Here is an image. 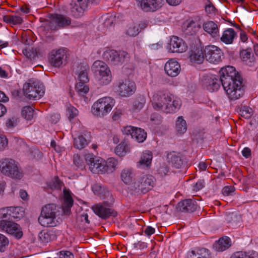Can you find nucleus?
<instances>
[{"mask_svg":"<svg viewBox=\"0 0 258 258\" xmlns=\"http://www.w3.org/2000/svg\"><path fill=\"white\" fill-rule=\"evenodd\" d=\"M220 81L230 100H236L243 95L242 79L235 69L230 66L221 69Z\"/></svg>","mask_w":258,"mask_h":258,"instance_id":"obj_1","label":"nucleus"},{"mask_svg":"<svg viewBox=\"0 0 258 258\" xmlns=\"http://www.w3.org/2000/svg\"><path fill=\"white\" fill-rule=\"evenodd\" d=\"M0 171L4 175L14 179H20L23 176L18 162L11 158L0 160Z\"/></svg>","mask_w":258,"mask_h":258,"instance_id":"obj_2","label":"nucleus"},{"mask_svg":"<svg viewBox=\"0 0 258 258\" xmlns=\"http://www.w3.org/2000/svg\"><path fill=\"white\" fill-rule=\"evenodd\" d=\"M92 71L101 85L108 84L111 81V72L107 65L100 60L95 61L92 66Z\"/></svg>","mask_w":258,"mask_h":258,"instance_id":"obj_3","label":"nucleus"},{"mask_svg":"<svg viewBox=\"0 0 258 258\" xmlns=\"http://www.w3.org/2000/svg\"><path fill=\"white\" fill-rule=\"evenodd\" d=\"M114 104L115 101L112 98L104 97L93 104L91 111L94 115L102 117L110 112Z\"/></svg>","mask_w":258,"mask_h":258,"instance_id":"obj_4","label":"nucleus"},{"mask_svg":"<svg viewBox=\"0 0 258 258\" xmlns=\"http://www.w3.org/2000/svg\"><path fill=\"white\" fill-rule=\"evenodd\" d=\"M23 90L24 95L30 100L39 99L44 94L43 85L37 82L25 84Z\"/></svg>","mask_w":258,"mask_h":258,"instance_id":"obj_5","label":"nucleus"},{"mask_svg":"<svg viewBox=\"0 0 258 258\" xmlns=\"http://www.w3.org/2000/svg\"><path fill=\"white\" fill-rule=\"evenodd\" d=\"M155 183V178L150 175H144L138 178L133 183L132 189L137 192L145 194L152 189Z\"/></svg>","mask_w":258,"mask_h":258,"instance_id":"obj_6","label":"nucleus"},{"mask_svg":"<svg viewBox=\"0 0 258 258\" xmlns=\"http://www.w3.org/2000/svg\"><path fill=\"white\" fill-rule=\"evenodd\" d=\"M103 57L109 63L114 65H121L125 61L128 60L130 55L125 51H117L114 50H107L104 52Z\"/></svg>","mask_w":258,"mask_h":258,"instance_id":"obj_7","label":"nucleus"},{"mask_svg":"<svg viewBox=\"0 0 258 258\" xmlns=\"http://www.w3.org/2000/svg\"><path fill=\"white\" fill-rule=\"evenodd\" d=\"M116 92L122 97H128L133 95L136 90L135 83L130 79H121L116 83Z\"/></svg>","mask_w":258,"mask_h":258,"instance_id":"obj_8","label":"nucleus"},{"mask_svg":"<svg viewBox=\"0 0 258 258\" xmlns=\"http://www.w3.org/2000/svg\"><path fill=\"white\" fill-rule=\"evenodd\" d=\"M49 18L50 20L46 22L45 27L51 31H56L64 28L71 23L70 18L66 17L62 15H51Z\"/></svg>","mask_w":258,"mask_h":258,"instance_id":"obj_9","label":"nucleus"},{"mask_svg":"<svg viewBox=\"0 0 258 258\" xmlns=\"http://www.w3.org/2000/svg\"><path fill=\"white\" fill-rule=\"evenodd\" d=\"M112 205V203L105 201L93 206L91 209L98 216L106 219L110 216L115 217L117 215L116 212L111 208Z\"/></svg>","mask_w":258,"mask_h":258,"instance_id":"obj_10","label":"nucleus"},{"mask_svg":"<svg viewBox=\"0 0 258 258\" xmlns=\"http://www.w3.org/2000/svg\"><path fill=\"white\" fill-rule=\"evenodd\" d=\"M0 228L7 233L13 235L17 239L21 238L23 236V232L21 230L20 226L11 221L1 220Z\"/></svg>","mask_w":258,"mask_h":258,"instance_id":"obj_11","label":"nucleus"},{"mask_svg":"<svg viewBox=\"0 0 258 258\" xmlns=\"http://www.w3.org/2000/svg\"><path fill=\"white\" fill-rule=\"evenodd\" d=\"M67 58V50L60 48L56 50H53L51 52L49 61L52 66L60 67L61 65L66 64Z\"/></svg>","mask_w":258,"mask_h":258,"instance_id":"obj_12","label":"nucleus"},{"mask_svg":"<svg viewBox=\"0 0 258 258\" xmlns=\"http://www.w3.org/2000/svg\"><path fill=\"white\" fill-rule=\"evenodd\" d=\"M205 58L211 63H217L222 60V52L221 49L215 45H209L204 49Z\"/></svg>","mask_w":258,"mask_h":258,"instance_id":"obj_13","label":"nucleus"},{"mask_svg":"<svg viewBox=\"0 0 258 258\" xmlns=\"http://www.w3.org/2000/svg\"><path fill=\"white\" fill-rule=\"evenodd\" d=\"M123 134L130 136L131 138L135 139L139 143H143L147 138V133L141 128L127 126L122 130Z\"/></svg>","mask_w":258,"mask_h":258,"instance_id":"obj_14","label":"nucleus"},{"mask_svg":"<svg viewBox=\"0 0 258 258\" xmlns=\"http://www.w3.org/2000/svg\"><path fill=\"white\" fill-rule=\"evenodd\" d=\"M154 97L155 101L153 103V106L156 110L164 109L169 101L171 102L173 98L171 94L163 91H159Z\"/></svg>","mask_w":258,"mask_h":258,"instance_id":"obj_15","label":"nucleus"},{"mask_svg":"<svg viewBox=\"0 0 258 258\" xmlns=\"http://www.w3.org/2000/svg\"><path fill=\"white\" fill-rule=\"evenodd\" d=\"M86 162L90 171L94 173H102L103 160L94 158L92 154H87L85 156Z\"/></svg>","mask_w":258,"mask_h":258,"instance_id":"obj_16","label":"nucleus"},{"mask_svg":"<svg viewBox=\"0 0 258 258\" xmlns=\"http://www.w3.org/2000/svg\"><path fill=\"white\" fill-rule=\"evenodd\" d=\"M187 46L181 38L173 36L170 39L168 48L171 52L181 53L187 50Z\"/></svg>","mask_w":258,"mask_h":258,"instance_id":"obj_17","label":"nucleus"},{"mask_svg":"<svg viewBox=\"0 0 258 258\" xmlns=\"http://www.w3.org/2000/svg\"><path fill=\"white\" fill-rule=\"evenodd\" d=\"M140 4L141 9L145 12H154L162 6L159 0H137Z\"/></svg>","mask_w":258,"mask_h":258,"instance_id":"obj_18","label":"nucleus"},{"mask_svg":"<svg viewBox=\"0 0 258 258\" xmlns=\"http://www.w3.org/2000/svg\"><path fill=\"white\" fill-rule=\"evenodd\" d=\"M198 207L197 202L195 200L186 199L179 202L176 209L182 212L192 213L196 211Z\"/></svg>","mask_w":258,"mask_h":258,"instance_id":"obj_19","label":"nucleus"},{"mask_svg":"<svg viewBox=\"0 0 258 258\" xmlns=\"http://www.w3.org/2000/svg\"><path fill=\"white\" fill-rule=\"evenodd\" d=\"M201 83L203 88L211 92L217 90L220 87L217 79L214 77L205 76Z\"/></svg>","mask_w":258,"mask_h":258,"instance_id":"obj_20","label":"nucleus"},{"mask_svg":"<svg viewBox=\"0 0 258 258\" xmlns=\"http://www.w3.org/2000/svg\"><path fill=\"white\" fill-rule=\"evenodd\" d=\"M164 70L168 76L174 77L179 74L180 66L177 61L171 59L165 63Z\"/></svg>","mask_w":258,"mask_h":258,"instance_id":"obj_21","label":"nucleus"},{"mask_svg":"<svg viewBox=\"0 0 258 258\" xmlns=\"http://www.w3.org/2000/svg\"><path fill=\"white\" fill-rule=\"evenodd\" d=\"M38 221L44 227H54L59 225V222L57 218H53L46 215L40 214Z\"/></svg>","mask_w":258,"mask_h":258,"instance_id":"obj_22","label":"nucleus"},{"mask_svg":"<svg viewBox=\"0 0 258 258\" xmlns=\"http://www.w3.org/2000/svg\"><path fill=\"white\" fill-rule=\"evenodd\" d=\"M167 160L169 164H171L176 168H180L184 165V162L181 156L178 153L172 152L167 155Z\"/></svg>","mask_w":258,"mask_h":258,"instance_id":"obj_23","label":"nucleus"},{"mask_svg":"<svg viewBox=\"0 0 258 258\" xmlns=\"http://www.w3.org/2000/svg\"><path fill=\"white\" fill-rule=\"evenodd\" d=\"M189 58L191 62L202 63L205 58L204 50L199 47H196L195 49L191 50Z\"/></svg>","mask_w":258,"mask_h":258,"instance_id":"obj_24","label":"nucleus"},{"mask_svg":"<svg viewBox=\"0 0 258 258\" xmlns=\"http://www.w3.org/2000/svg\"><path fill=\"white\" fill-rule=\"evenodd\" d=\"M90 133H87L84 135L79 136L78 138H74V147L78 149L84 148L90 142Z\"/></svg>","mask_w":258,"mask_h":258,"instance_id":"obj_25","label":"nucleus"},{"mask_svg":"<svg viewBox=\"0 0 258 258\" xmlns=\"http://www.w3.org/2000/svg\"><path fill=\"white\" fill-rule=\"evenodd\" d=\"M89 70V67L87 64H80L78 66L76 70V73L78 75V82L87 83L89 81L88 77V72Z\"/></svg>","mask_w":258,"mask_h":258,"instance_id":"obj_26","label":"nucleus"},{"mask_svg":"<svg viewBox=\"0 0 258 258\" xmlns=\"http://www.w3.org/2000/svg\"><path fill=\"white\" fill-rule=\"evenodd\" d=\"M230 246V239L228 237L224 236L215 242L213 248L217 251H223L228 249Z\"/></svg>","mask_w":258,"mask_h":258,"instance_id":"obj_27","label":"nucleus"},{"mask_svg":"<svg viewBox=\"0 0 258 258\" xmlns=\"http://www.w3.org/2000/svg\"><path fill=\"white\" fill-rule=\"evenodd\" d=\"M93 192L99 196L104 197H109L111 199L110 201L113 202V198L112 195L109 192L105 186H102L101 184L95 183L92 186Z\"/></svg>","mask_w":258,"mask_h":258,"instance_id":"obj_28","label":"nucleus"},{"mask_svg":"<svg viewBox=\"0 0 258 258\" xmlns=\"http://www.w3.org/2000/svg\"><path fill=\"white\" fill-rule=\"evenodd\" d=\"M204 30L210 34L212 37L218 38L219 37L217 25L213 21H208L203 24Z\"/></svg>","mask_w":258,"mask_h":258,"instance_id":"obj_29","label":"nucleus"},{"mask_svg":"<svg viewBox=\"0 0 258 258\" xmlns=\"http://www.w3.org/2000/svg\"><path fill=\"white\" fill-rule=\"evenodd\" d=\"M59 208L55 204H47L42 208L40 214L44 213V215L47 216L57 218V213L59 212Z\"/></svg>","mask_w":258,"mask_h":258,"instance_id":"obj_30","label":"nucleus"},{"mask_svg":"<svg viewBox=\"0 0 258 258\" xmlns=\"http://www.w3.org/2000/svg\"><path fill=\"white\" fill-rule=\"evenodd\" d=\"M236 35V33L233 29L228 28L224 31L220 37V40L226 44H231L233 43Z\"/></svg>","mask_w":258,"mask_h":258,"instance_id":"obj_31","label":"nucleus"},{"mask_svg":"<svg viewBox=\"0 0 258 258\" xmlns=\"http://www.w3.org/2000/svg\"><path fill=\"white\" fill-rule=\"evenodd\" d=\"M117 161L114 158H109L106 162L103 161L102 173L113 172L117 165Z\"/></svg>","mask_w":258,"mask_h":258,"instance_id":"obj_32","label":"nucleus"},{"mask_svg":"<svg viewBox=\"0 0 258 258\" xmlns=\"http://www.w3.org/2000/svg\"><path fill=\"white\" fill-rule=\"evenodd\" d=\"M181 105L180 101L179 100H172L171 102H168L162 110L166 113H173L178 110Z\"/></svg>","mask_w":258,"mask_h":258,"instance_id":"obj_33","label":"nucleus"},{"mask_svg":"<svg viewBox=\"0 0 258 258\" xmlns=\"http://www.w3.org/2000/svg\"><path fill=\"white\" fill-rule=\"evenodd\" d=\"M64 200L62 205V210L63 212L68 214L70 213L71 208L73 205V200L70 195L66 191L64 190Z\"/></svg>","mask_w":258,"mask_h":258,"instance_id":"obj_34","label":"nucleus"},{"mask_svg":"<svg viewBox=\"0 0 258 258\" xmlns=\"http://www.w3.org/2000/svg\"><path fill=\"white\" fill-rule=\"evenodd\" d=\"M188 258H210V254L208 249L202 248L197 251L192 250Z\"/></svg>","mask_w":258,"mask_h":258,"instance_id":"obj_35","label":"nucleus"},{"mask_svg":"<svg viewBox=\"0 0 258 258\" xmlns=\"http://www.w3.org/2000/svg\"><path fill=\"white\" fill-rule=\"evenodd\" d=\"M129 151L130 149L127 142L124 141L121 142L120 144L117 145L115 148V154L120 157L124 156L126 153Z\"/></svg>","mask_w":258,"mask_h":258,"instance_id":"obj_36","label":"nucleus"},{"mask_svg":"<svg viewBox=\"0 0 258 258\" xmlns=\"http://www.w3.org/2000/svg\"><path fill=\"white\" fill-rule=\"evenodd\" d=\"M152 159V153L150 151H146L143 153L139 163L140 166L148 167L150 165Z\"/></svg>","mask_w":258,"mask_h":258,"instance_id":"obj_37","label":"nucleus"},{"mask_svg":"<svg viewBox=\"0 0 258 258\" xmlns=\"http://www.w3.org/2000/svg\"><path fill=\"white\" fill-rule=\"evenodd\" d=\"M175 128L177 133L180 135L184 134L186 131V122L182 116H179L177 118L176 121Z\"/></svg>","mask_w":258,"mask_h":258,"instance_id":"obj_38","label":"nucleus"},{"mask_svg":"<svg viewBox=\"0 0 258 258\" xmlns=\"http://www.w3.org/2000/svg\"><path fill=\"white\" fill-rule=\"evenodd\" d=\"M24 215L23 208L20 207H10L9 217L15 219H20Z\"/></svg>","mask_w":258,"mask_h":258,"instance_id":"obj_39","label":"nucleus"},{"mask_svg":"<svg viewBox=\"0 0 258 258\" xmlns=\"http://www.w3.org/2000/svg\"><path fill=\"white\" fill-rule=\"evenodd\" d=\"M75 90L79 95L84 97L89 92V88L86 83L78 82Z\"/></svg>","mask_w":258,"mask_h":258,"instance_id":"obj_40","label":"nucleus"},{"mask_svg":"<svg viewBox=\"0 0 258 258\" xmlns=\"http://www.w3.org/2000/svg\"><path fill=\"white\" fill-rule=\"evenodd\" d=\"M257 256V252L255 251L250 252L238 251L232 254L230 258H255Z\"/></svg>","mask_w":258,"mask_h":258,"instance_id":"obj_41","label":"nucleus"},{"mask_svg":"<svg viewBox=\"0 0 258 258\" xmlns=\"http://www.w3.org/2000/svg\"><path fill=\"white\" fill-rule=\"evenodd\" d=\"M34 110L32 106H26L22 109V115L27 120H31L33 118Z\"/></svg>","mask_w":258,"mask_h":258,"instance_id":"obj_42","label":"nucleus"},{"mask_svg":"<svg viewBox=\"0 0 258 258\" xmlns=\"http://www.w3.org/2000/svg\"><path fill=\"white\" fill-rule=\"evenodd\" d=\"M3 20L5 22L13 25L20 24L22 22L20 17L13 15H5L3 17Z\"/></svg>","mask_w":258,"mask_h":258,"instance_id":"obj_43","label":"nucleus"},{"mask_svg":"<svg viewBox=\"0 0 258 258\" xmlns=\"http://www.w3.org/2000/svg\"><path fill=\"white\" fill-rule=\"evenodd\" d=\"M146 102L145 98L144 96L140 95L137 97L133 103V108L135 110L141 109Z\"/></svg>","mask_w":258,"mask_h":258,"instance_id":"obj_44","label":"nucleus"},{"mask_svg":"<svg viewBox=\"0 0 258 258\" xmlns=\"http://www.w3.org/2000/svg\"><path fill=\"white\" fill-rule=\"evenodd\" d=\"M63 185V182L59 180L57 176H55L48 183V186L53 190L60 189Z\"/></svg>","mask_w":258,"mask_h":258,"instance_id":"obj_45","label":"nucleus"},{"mask_svg":"<svg viewBox=\"0 0 258 258\" xmlns=\"http://www.w3.org/2000/svg\"><path fill=\"white\" fill-rule=\"evenodd\" d=\"M121 177L124 183L128 184L132 180L133 173L130 170L124 169L121 172Z\"/></svg>","mask_w":258,"mask_h":258,"instance_id":"obj_46","label":"nucleus"},{"mask_svg":"<svg viewBox=\"0 0 258 258\" xmlns=\"http://www.w3.org/2000/svg\"><path fill=\"white\" fill-rule=\"evenodd\" d=\"M103 19V25L107 28L111 27L116 21L115 16L109 14L104 16Z\"/></svg>","mask_w":258,"mask_h":258,"instance_id":"obj_47","label":"nucleus"},{"mask_svg":"<svg viewBox=\"0 0 258 258\" xmlns=\"http://www.w3.org/2000/svg\"><path fill=\"white\" fill-rule=\"evenodd\" d=\"M86 7H83L82 5L79 4V6L76 5L74 7L72 8L71 10L72 16L75 18L81 17L83 14V10Z\"/></svg>","mask_w":258,"mask_h":258,"instance_id":"obj_48","label":"nucleus"},{"mask_svg":"<svg viewBox=\"0 0 258 258\" xmlns=\"http://www.w3.org/2000/svg\"><path fill=\"white\" fill-rule=\"evenodd\" d=\"M239 114L245 118H249L252 114V109L248 106H244L240 109Z\"/></svg>","mask_w":258,"mask_h":258,"instance_id":"obj_49","label":"nucleus"},{"mask_svg":"<svg viewBox=\"0 0 258 258\" xmlns=\"http://www.w3.org/2000/svg\"><path fill=\"white\" fill-rule=\"evenodd\" d=\"M9 244L8 238L4 235L0 233V251L4 252Z\"/></svg>","mask_w":258,"mask_h":258,"instance_id":"obj_50","label":"nucleus"},{"mask_svg":"<svg viewBox=\"0 0 258 258\" xmlns=\"http://www.w3.org/2000/svg\"><path fill=\"white\" fill-rule=\"evenodd\" d=\"M139 32L140 30L137 24L131 25L126 31V34L132 37L136 36Z\"/></svg>","mask_w":258,"mask_h":258,"instance_id":"obj_51","label":"nucleus"},{"mask_svg":"<svg viewBox=\"0 0 258 258\" xmlns=\"http://www.w3.org/2000/svg\"><path fill=\"white\" fill-rule=\"evenodd\" d=\"M240 56L243 61L247 62L248 60L251 62V49H243L240 51Z\"/></svg>","mask_w":258,"mask_h":258,"instance_id":"obj_52","label":"nucleus"},{"mask_svg":"<svg viewBox=\"0 0 258 258\" xmlns=\"http://www.w3.org/2000/svg\"><path fill=\"white\" fill-rule=\"evenodd\" d=\"M196 24L194 20L186 21L183 24V28L188 31L187 32H191V30L194 28H196Z\"/></svg>","mask_w":258,"mask_h":258,"instance_id":"obj_53","label":"nucleus"},{"mask_svg":"<svg viewBox=\"0 0 258 258\" xmlns=\"http://www.w3.org/2000/svg\"><path fill=\"white\" fill-rule=\"evenodd\" d=\"M52 236H53V234L48 232H40L39 234L40 239L45 242H48L50 241L52 239Z\"/></svg>","mask_w":258,"mask_h":258,"instance_id":"obj_54","label":"nucleus"},{"mask_svg":"<svg viewBox=\"0 0 258 258\" xmlns=\"http://www.w3.org/2000/svg\"><path fill=\"white\" fill-rule=\"evenodd\" d=\"M67 115L69 116V118L70 119L74 118L78 114L77 109L72 106H70L68 107L67 110Z\"/></svg>","mask_w":258,"mask_h":258,"instance_id":"obj_55","label":"nucleus"},{"mask_svg":"<svg viewBox=\"0 0 258 258\" xmlns=\"http://www.w3.org/2000/svg\"><path fill=\"white\" fill-rule=\"evenodd\" d=\"M10 207L2 208L0 210V218L10 219Z\"/></svg>","mask_w":258,"mask_h":258,"instance_id":"obj_56","label":"nucleus"},{"mask_svg":"<svg viewBox=\"0 0 258 258\" xmlns=\"http://www.w3.org/2000/svg\"><path fill=\"white\" fill-rule=\"evenodd\" d=\"M123 114V111L120 109H116L114 112L112 116V119L114 121L119 120Z\"/></svg>","mask_w":258,"mask_h":258,"instance_id":"obj_57","label":"nucleus"},{"mask_svg":"<svg viewBox=\"0 0 258 258\" xmlns=\"http://www.w3.org/2000/svg\"><path fill=\"white\" fill-rule=\"evenodd\" d=\"M205 186V181L203 179L199 180L193 186L194 190L198 191L203 188Z\"/></svg>","mask_w":258,"mask_h":258,"instance_id":"obj_58","label":"nucleus"},{"mask_svg":"<svg viewBox=\"0 0 258 258\" xmlns=\"http://www.w3.org/2000/svg\"><path fill=\"white\" fill-rule=\"evenodd\" d=\"M8 140L5 137H0V152L3 151L8 145Z\"/></svg>","mask_w":258,"mask_h":258,"instance_id":"obj_59","label":"nucleus"},{"mask_svg":"<svg viewBox=\"0 0 258 258\" xmlns=\"http://www.w3.org/2000/svg\"><path fill=\"white\" fill-rule=\"evenodd\" d=\"M169 171V169L165 165L161 166L158 170V173L161 176H164L167 174Z\"/></svg>","mask_w":258,"mask_h":258,"instance_id":"obj_60","label":"nucleus"},{"mask_svg":"<svg viewBox=\"0 0 258 258\" xmlns=\"http://www.w3.org/2000/svg\"><path fill=\"white\" fill-rule=\"evenodd\" d=\"M234 189L235 188L233 186H225L223 188L222 192L224 195L228 196L231 193L233 192Z\"/></svg>","mask_w":258,"mask_h":258,"instance_id":"obj_61","label":"nucleus"},{"mask_svg":"<svg viewBox=\"0 0 258 258\" xmlns=\"http://www.w3.org/2000/svg\"><path fill=\"white\" fill-rule=\"evenodd\" d=\"M17 122V119L14 117L9 118L6 122V125L9 127H14Z\"/></svg>","mask_w":258,"mask_h":258,"instance_id":"obj_62","label":"nucleus"},{"mask_svg":"<svg viewBox=\"0 0 258 258\" xmlns=\"http://www.w3.org/2000/svg\"><path fill=\"white\" fill-rule=\"evenodd\" d=\"M74 163L78 167L82 166V161L80 159V157L77 155L74 157Z\"/></svg>","mask_w":258,"mask_h":258,"instance_id":"obj_63","label":"nucleus"},{"mask_svg":"<svg viewBox=\"0 0 258 258\" xmlns=\"http://www.w3.org/2000/svg\"><path fill=\"white\" fill-rule=\"evenodd\" d=\"M155 231V229L151 226H147L144 230L145 233L148 236L151 235Z\"/></svg>","mask_w":258,"mask_h":258,"instance_id":"obj_64","label":"nucleus"}]
</instances>
